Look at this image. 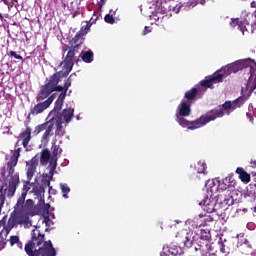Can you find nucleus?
I'll return each mask as SVG.
<instances>
[{
  "label": "nucleus",
  "mask_w": 256,
  "mask_h": 256,
  "mask_svg": "<svg viewBox=\"0 0 256 256\" xmlns=\"http://www.w3.org/2000/svg\"><path fill=\"white\" fill-rule=\"evenodd\" d=\"M248 76L247 82L242 86L241 94L244 99V103L251 97V93L256 89V62L251 58L244 60H237L227 66L223 67L219 71L215 72L212 76L206 77L205 80H202L200 84L196 85L191 90H188L184 98L186 101L193 105V101L202 95H205L207 89H214V85L217 83H223V79L229 77L231 73H237L243 71Z\"/></svg>",
  "instance_id": "f257e3e1"
},
{
  "label": "nucleus",
  "mask_w": 256,
  "mask_h": 256,
  "mask_svg": "<svg viewBox=\"0 0 256 256\" xmlns=\"http://www.w3.org/2000/svg\"><path fill=\"white\" fill-rule=\"evenodd\" d=\"M244 103L245 99H243V97H239L233 102H225L223 105L218 106L194 121H189L185 119V117H189V115H191V102H188L186 99H182L176 108V123H178L180 127L190 129L191 131L200 129V127H205V125H207V123L210 121H215V119L224 117V115H231L235 109L243 106Z\"/></svg>",
  "instance_id": "f03ea898"
},
{
  "label": "nucleus",
  "mask_w": 256,
  "mask_h": 256,
  "mask_svg": "<svg viewBox=\"0 0 256 256\" xmlns=\"http://www.w3.org/2000/svg\"><path fill=\"white\" fill-rule=\"evenodd\" d=\"M21 148L14 150L10 161L7 163L8 175L6 177V183L0 188V213L3 205H5V195L7 197H13L17 187H19V173L15 172V167L19 163V157H21Z\"/></svg>",
  "instance_id": "7ed1b4c3"
},
{
  "label": "nucleus",
  "mask_w": 256,
  "mask_h": 256,
  "mask_svg": "<svg viewBox=\"0 0 256 256\" xmlns=\"http://www.w3.org/2000/svg\"><path fill=\"white\" fill-rule=\"evenodd\" d=\"M205 188L206 196L199 202V205L206 213H215L219 209V204H217V197H219V194L217 193H220V191H227L229 186H227L223 180L214 178L206 182Z\"/></svg>",
  "instance_id": "20e7f679"
},
{
  "label": "nucleus",
  "mask_w": 256,
  "mask_h": 256,
  "mask_svg": "<svg viewBox=\"0 0 256 256\" xmlns=\"http://www.w3.org/2000/svg\"><path fill=\"white\" fill-rule=\"evenodd\" d=\"M32 241L25 246V251L28 256H56L57 252L53 248L51 241L44 242L45 235L35 228L31 233ZM42 245V246H41Z\"/></svg>",
  "instance_id": "39448f33"
},
{
  "label": "nucleus",
  "mask_w": 256,
  "mask_h": 256,
  "mask_svg": "<svg viewBox=\"0 0 256 256\" xmlns=\"http://www.w3.org/2000/svg\"><path fill=\"white\" fill-rule=\"evenodd\" d=\"M181 4H173V0H156L154 4L150 7L151 15L150 19L156 23H163L167 19L173 17V13L177 15L181 11Z\"/></svg>",
  "instance_id": "423d86ee"
},
{
  "label": "nucleus",
  "mask_w": 256,
  "mask_h": 256,
  "mask_svg": "<svg viewBox=\"0 0 256 256\" xmlns=\"http://www.w3.org/2000/svg\"><path fill=\"white\" fill-rule=\"evenodd\" d=\"M229 25L232 29L241 31L242 35L246 33H255L256 31V10L254 13L243 12L242 18L230 19Z\"/></svg>",
  "instance_id": "0eeeda50"
},
{
  "label": "nucleus",
  "mask_w": 256,
  "mask_h": 256,
  "mask_svg": "<svg viewBox=\"0 0 256 256\" xmlns=\"http://www.w3.org/2000/svg\"><path fill=\"white\" fill-rule=\"evenodd\" d=\"M176 237H184L183 243L188 249L193 247L199 240L211 241V233L205 230H202L200 235L193 230H182L177 233Z\"/></svg>",
  "instance_id": "6e6552de"
},
{
  "label": "nucleus",
  "mask_w": 256,
  "mask_h": 256,
  "mask_svg": "<svg viewBox=\"0 0 256 256\" xmlns=\"http://www.w3.org/2000/svg\"><path fill=\"white\" fill-rule=\"evenodd\" d=\"M61 79V76L56 73L54 74L49 82L42 86L40 89V92L38 93L36 99L38 102L45 101L51 93H55V91H63V86H58L59 85V80Z\"/></svg>",
  "instance_id": "1a4fd4ad"
},
{
  "label": "nucleus",
  "mask_w": 256,
  "mask_h": 256,
  "mask_svg": "<svg viewBox=\"0 0 256 256\" xmlns=\"http://www.w3.org/2000/svg\"><path fill=\"white\" fill-rule=\"evenodd\" d=\"M14 209V213L11 214L8 222L6 223L11 230L14 229V227H17V225H24L25 229L33 227V221L29 219V214H26L17 208Z\"/></svg>",
  "instance_id": "9d476101"
},
{
  "label": "nucleus",
  "mask_w": 256,
  "mask_h": 256,
  "mask_svg": "<svg viewBox=\"0 0 256 256\" xmlns=\"http://www.w3.org/2000/svg\"><path fill=\"white\" fill-rule=\"evenodd\" d=\"M79 51L78 46H74L72 48H69L67 55L65 56V59L63 62H61L60 67H62V70H60L57 74L61 77H67L69 73H71L73 69V65H75V62L73 61V58L75 57V54Z\"/></svg>",
  "instance_id": "9b49d317"
},
{
  "label": "nucleus",
  "mask_w": 256,
  "mask_h": 256,
  "mask_svg": "<svg viewBox=\"0 0 256 256\" xmlns=\"http://www.w3.org/2000/svg\"><path fill=\"white\" fill-rule=\"evenodd\" d=\"M15 208L22 211V213H26V215H35V204L31 199H28L25 202V193L21 194V196L18 198Z\"/></svg>",
  "instance_id": "f8f14e48"
},
{
  "label": "nucleus",
  "mask_w": 256,
  "mask_h": 256,
  "mask_svg": "<svg viewBox=\"0 0 256 256\" xmlns=\"http://www.w3.org/2000/svg\"><path fill=\"white\" fill-rule=\"evenodd\" d=\"M209 223H213V216L207 214H199L194 217L192 220L189 219L186 221L187 225H192V227H205V225H209Z\"/></svg>",
  "instance_id": "ddd939ff"
},
{
  "label": "nucleus",
  "mask_w": 256,
  "mask_h": 256,
  "mask_svg": "<svg viewBox=\"0 0 256 256\" xmlns=\"http://www.w3.org/2000/svg\"><path fill=\"white\" fill-rule=\"evenodd\" d=\"M193 245L195 251H200V253H202V256L215 255V252H213V244L211 243V241L198 240Z\"/></svg>",
  "instance_id": "4468645a"
},
{
  "label": "nucleus",
  "mask_w": 256,
  "mask_h": 256,
  "mask_svg": "<svg viewBox=\"0 0 256 256\" xmlns=\"http://www.w3.org/2000/svg\"><path fill=\"white\" fill-rule=\"evenodd\" d=\"M57 92L53 93L50 97H48L47 100L43 101V102H38V104H36L30 111V115H39L41 113H43V111H45V109H49V107L51 106V103H53V101H55V97H57Z\"/></svg>",
  "instance_id": "2eb2a0df"
},
{
  "label": "nucleus",
  "mask_w": 256,
  "mask_h": 256,
  "mask_svg": "<svg viewBox=\"0 0 256 256\" xmlns=\"http://www.w3.org/2000/svg\"><path fill=\"white\" fill-rule=\"evenodd\" d=\"M0 227H3V229L0 232V251H1L2 249H5V246L7 245V236L12 231L7 225V216H4L0 220Z\"/></svg>",
  "instance_id": "dca6fc26"
},
{
  "label": "nucleus",
  "mask_w": 256,
  "mask_h": 256,
  "mask_svg": "<svg viewBox=\"0 0 256 256\" xmlns=\"http://www.w3.org/2000/svg\"><path fill=\"white\" fill-rule=\"evenodd\" d=\"M39 165V156H34L30 161L26 162V175L28 181H31L37 172V166Z\"/></svg>",
  "instance_id": "f3484780"
},
{
  "label": "nucleus",
  "mask_w": 256,
  "mask_h": 256,
  "mask_svg": "<svg viewBox=\"0 0 256 256\" xmlns=\"http://www.w3.org/2000/svg\"><path fill=\"white\" fill-rule=\"evenodd\" d=\"M65 97V92H60V94L58 95V99L55 102L54 109L48 115V119L59 118V116L57 115L59 114V111H61V109L63 108V102L65 101Z\"/></svg>",
  "instance_id": "a211bd4d"
},
{
  "label": "nucleus",
  "mask_w": 256,
  "mask_h": 256,
  "mask_svg": "<svg viewBox=\"0 0 256 256\" xmlns=\"http://www.w3.org/2000/svg\"><path fill=\"white\" fill-rule=\"evenodd\" d=\"M183 255V248L175 244L164 246L160 256H181Z\"/></svg>",
  "instance_id": "6ab92c4d"
},
{
  "label": "nucleus",
  "mask_w": 256,
  "mask_h": 256,
  "mask_svg": "<svg viewBox=\"0 0 256 256\" xmlns=\"http://www.w3.org/2000/svg\"><path fill=\"white\" fill-rule=\"evenodd\" d=\"M50 119V123H52V131L56 129L55 135L56 137H63L65 135V129H63V120L62 118H48Z\"/></svg>",
  "instance_id": "aec40b11"
},
{
  "label": "nucleus",
  "mask_w": 256,
  "mask_h": 256,
  "mask_svg": "<svg viewBox=\"0 0 256 256\" xmlns=\"http://www.w3.org/2000/svg\"><path fill=\"white\" fill-rule=\"evenodd\" d=\"M51 149H52V156L50 158L49 167H52V169H57V161L59 159V155H61L63 150L58 145H55V142H53Z\"/></svg>",
  "instance_id": "412c9836"
},
{
  "label": "nucleus",
  "mask_w": 256,
  "mask_h": 256,
  "mask_svg": "<svg viewBox=\"0 0 256 256\" xmlns=\"http://www.w3.org/2000/svg\"><path fill=\"white\" fill-rule=\"evenodd\" d=\"M75 109L69 107L62 111V113L56 114V117L62 119V123H71V120L74 117Z\"/></svg>",
  "instance_id": "4be33fe9"
},
{
  "label": "nucleus",
  "mask_w": 256,
  "mask_h": 256,
  "mask_svg": "<svg viewBox=\"0 0 256 256\" xmlns=\"http://www.w3.org/2000/svg\"><path fill=\"white\" fill-rule=\"evenodd\" d=\"M237 247L242 255H249L253 251L251 244L245 238L238 240Z\"/></svg>",
  "instance_id": "5701e85b"
},
{
  "label": "nucleus",
  "mask_w": 256,
  "mask_h": 256,
  "mask_svg": "<svg viewBox=\"0 0 256 256\" xmlns=\"http://www.w3.org/2000/svg\"><path fill=\"white\" fill-rule=\"evenodd\" d=\"M53 175H55V169L49 167V173H44L42 175V187H51V181L53 180Z\"/></svg>",
  "instance_id": "b1692460"
},
{
  "label": "nucleus",
  "mask_w": 256,
  "mask_h": 256,
  "mask_svg": "<svg viewBox=\"0 0 256 256\" xmlns=\"http://www.w3.org/2000/svg\"><path fill=\"white\" fill-rule=\"evenodd\" d=\"M20 139H22L23 147H27L29 141H31V128L27 127L25 131L20 134Z\"/></svg>",
  "instance_id": "393cba45"
},
{
  "label": "nucleus",
  "mask_w": 256,
  "mask_h": 256,
  "mask_svg": "<svg viewBox=\"0 0 256 256\" xmlns=\"http://www.w3.org/2000/svg\"><path fill=\"white\" fill-rule=\"evenodd\" d=\"M40 163L41 165H47V163L51 165V152H49V150L47 149L42 150L40 155Z\"/></svg>",
  "instance_id": "a878e982"
},
{
  "label": "nucleus",
  "mask_w": 256,
  "mask_h": 256,
  "mask_svg": "<svg viewBox=\"0 0 256 256\" xmlns=\"http://www.w3.org/2000/svg\"><path fill=\"white\" fill-rule=\"evenodd\" d=\"M33 193L36 197L39 198L40 202L45 203V200L43 199V194L45 193V187L42 185H35L33 187Z\"/></svg>",
  "instance_id": "bb28decb"
},
{
  "label": "nucleus",
  "mask_w": 256,
  "mask_h": 256,
  "mask_svg": "<svg viewBox=\"0 0 256 256\" xmlns=\"http://www.w3.org/2000/svg\"><path fill=\"white\" fill-rule=\"evenodd\" d=\"M51 135H53V124L47 128L42 136L41 143L42 145H47L49 143V139H51Z\"/></svg>",
  "instance_id": "cd10ccee"
},
{
  "label": "nucleus",
  "mask_w": 256,
  "mask_h": 256,
  "mask_svg": "<svg viewBox=\"0 0 256 256\" xmlns=\"http://www.w3.org/2000/svg\"><path fill=\"white\" fill-rule=\"evenodd\" d=\"M236 173L239 175V179H241L243 183H249V181H251V176L245 172L243 168H237Z\"/></svg>",
  "instance_id": "c85d7f7f"
},
{
  "label": "nucleus",
  "mask_w": 256,
  "mask_h": 256,
  "mask_svg": "<svg viewBox=\"0 0 256 256\" xmlns=\"http://www.w3.org/2000/svg\"><path fill=\"white\" fill-rule=\"evenodd\" d=\"M52 125H53V123L51 122V119H49L48 122L36 126L35 130L33 131V135H37L38 133H41L42 131H46Z\"/></svg>",
  "instance_id": "c756f323"
},
{
  "label": "nucleus",
  "mask_w": 256,
  "mask_h": 256,
  "mask_svg": "<svg viewBox=\"0 0 256 256\" xmlns=\"http://www.w3.org/2000/svg\"><path fill=\"white\" fill-rule=\"evenodd\" d=\"M195 169L197 173L207 175V164L204 162V160L198 161Z\"/></svg>",
  "instance_id": "7c9ffc66"
},
{
  "label": "nucleus",
  "mask_w": 256,
  "mask_h": 256,
  "mask_svg": "<svg viewBox=\"0 0 256 256\" xmlns=\"http://www.w3.org/2000/svg\"><path fill=\"white\" fill-rule=\"evenodd\" d=\"M222 181L228 186L229 189H235V185H237V182L233 178V174L228 175L226 178L222 179Z\"/></svg>",
  "instance_id": "2f4dec72"
},
{
  "label": "nucleus",
  "mask_w": 256,
  "mask_h": 256,
  "mask_svg": "<svg viewBox=\"0 0 256 256\" xmlns=\"http://www.w3.org/2000/svg\"><path fill=\"white\" fill-rule=\"evenodd\" d=\"M83 32H79L75 35V37L72 39V43L74 45V47H81V45L83 44Z\"/></svg>",
  "instance_id": "473e14b6"
},
{
  "label": "nucleus",
  "mask_w": 256,
  "mask_h": 256,
  "mask_svg": "<svg viewBox=\"0 0 256 256\" xmlns=\"http://www.w3.org/2000/svg\"><path fill=\"white\" fill-rule=\"evenodd\" d=\"M82 60L85 63H93V51L88 50L81 53Z\"/></svg>",
  "instance_id": "72a5a7b5"
},
{
  "label": "nucleus",
  "mask_w": 256,
  "mask_h": 256,
  "mask_svg": "<svg viewBox=\"0 0 256 256\" xmlns=\"http://www.w3.org/2000/svg\"><path fill=\"white\" fill-rule=\"evenodd\" d=\"M60 189L62 191L64 199H69V193H71V188H69V185L65 183H60Z\"/></svg>",
  "instance_id": "f704fd0d"
},
{
  "label": "nucleus",
  "mask_w": 256,
  "mask_h": 256,
  "mask_svg": "<svg viewBox=\"0 0 256 256\" xmlns=\"http://www.w3.org/2000/svg\"><path fill=\"white\" fill-rule=\"evenodd\" d=\"M71 85V77H69L65 84L64 87H62V90H58L59 93H65V95H67V90L69 89V86Z\"/></svg>",
  "instance_id": "c9c22d12"
},
{
  "label": "nucleus",
  "mask_w": 256,
  "mask_h": 256,
  "mask_svg": "<svg viewBox=\"0 0 256 256\" xmlns=\"http://www.w3.org/2000/svg\"><path fill=\"white\" fill-rule=\"evenodd\" d=\"M10 245L11 247H13V245H18V247H21V241L19 240V236H11Z\"/></svg>",
  "instance_id": "e433bc0d"
},
{
  "label": "nucleus",
  "mask_w": 256,
  "mask_h": 256,
  "mask_svg": "<svg viewBox=\"0 0 256 256\" xmlns=\"http://www.w3.org/2000/svg\"><path fill=\"white\" fill-rule=\"evenodd\" d=\"M104 21L106 23H109L110 25H113V23H115V18L113 17V14H107L105 17H104Z\"/></svg>",
  "instance_id": "4c0bfd02"
},
{
  "label": "nucleus",
  "mask_w": 256,
  "mask_h": 256,
  "mask_svg": "<svg viewBox=\"0 0 256 256\" xmlns=\"http://www.w3.org/2000/svg\"><path fill=\"white\" fill-rule=\"evenodd\" d=\"M30 180H28V182H26L23 186V190H22V193L21 195H24L25 194V198L27 197V192L29 191V189H31L30 185H31V182H29Z\"/></svg>",
  "instance_id": "58836bf2"
},
{
  "label": "nucleus",
  "mask_w": 256,
  "mask_h": 256,
  "mask_svg": "<svg viewBox=\"0 0 256 256\" xmlns=\"http://www.w3.org/2000/svg\"><path fill=\"white\" fill-rule=\"evenodd\" d=\"M89 29H91V24L87 23L85 26L81 28L80 33H82L83 35H87Z\"/></svg>",
  "instance_id": "ea45409f"
},
{
  "label": "nucleus",
  "mask_w": 256,
  "mask_h": 256,
  "mask_svg": "<svg viewBox=\"0 0 256 256\" xmlns=\"http://www.w3.org/2000/svg\"><path fill=\"white\" fill-rule=\"evenodd\" d=\"M185 7H195L197 5V0H188L187 2H184Z\"/></svg>",
  "instance_id": "a19ab883"
},
{
  "label": "nucleus",
  "mask_w": 256,
  "mask_h": 256,
  "mask_svg": "<svg viewBox=\"0 0 256 256\" xmlns=\"http://www.w3.org/2000/svg\"><path fill=\"white\" fill-rule=\"evenodd\" d=\"M220 253L222 254V256H227L229 255V248H225V245L222 244L221 248H220Z\"/></svg>",
  "instance_id": "79ce46f5"
},
{
  "label": "nucleus",
  "mask_w": 256,
  "mask_h": 256,
  "mask_svg": "<svg viewBox=\"0 0 256 256\" xmlns=\"http://www.w3.org/2000/svg\"><path fill=\"white\" fill-rule=\"evenodd\" d=\"M9 55H11V57H14V59H19L20 61H23V56L16 54L15 51H10Z\"/></svg>",
  "instance_id": "37998d69"
},
{
  "label": "nucleus",
  "mask_w": 256,
  "mask_h": 256,
  "mask_svg": "<svg viewBox=\"0 0 256 256\" xmlns=\"http://www.w3.org/2000/svg\"><path fill=\"white\" fill-rule=\"evenodd\" d=\"M46 227H51L53 225V220H51L49 217H44V221Z\"/></svg>",
  "instance_id": "c03bdc74"
},
{
  "label": "nucleus",
  "mask_w": 256,
  "mask_h": 256,
  "mask_svg": "<svg viewBox=\"0 0 256 256\" xmlns=\"http://www.w3.org/2000/svg\"><path fill=\"white\" fill-rule=\"evenodd\" d=\"M233 197L232 196H230L229 198H225L224 199V205H228V206H231V205H233Z\"/></svg>",
  "instance_id": "a18cd8bd"
},
{
  "label": "nucleus",
  "mask_w": 256,
  "mask_h": 256,
  "mask_svg": "<svg viewBox=\"0 0 256 256\" xmlns=\"http://www.w3.org/2000/svg\"><path fill=\"white\" fill-rule=\"evenodd\" d=\"M4 2L5 5H7L8 8L13 7V1L17 3V0H1Z\"/></svg>",
  "instance_id": "49530a36"
},
{
  "label": "nucleus",
  "mask_w": 256,
  "mask_h": 256,
  "mask_svg": "<svg viewBox=\"0 0 256 256\" xmlns=\"http://www.w3.org/2000/svg\"><path fill=\"white\" fill-rule=\"evenodd\" d=\"M247 229H249L250 231H253L255 229V223L249 222L247 224Z\"/></svg>",
  "instance_id": "de8ad7c7"
},
{
  "label": "nucleus",
  "mask_w": 256,
  "mask_h": 256,
  "mask_svg": "<svg viewBox=\"0 0 256 256\" xmlns=\"http://www.w3.org/2000/svg\"><path fill=\"white\" fill-rule=\"evenodd\" d=\"M148 33H151V27L145 26L142 35H147Z\"/></svg>",
  "instance_id": "09e8293b"
},
{
  "label": "nucleus",
  "mask_w": 256,
  "mask_h": 256,
  "mask_svg": "<svg viewBox=\"0 0 256 256\" xmlns=\"http://www.w3.org/2000/svg\"><path fill=\"white\" fill-rule=\"evenodd\" d=\"M105 3H107V0H100L98 5L101 8V7H103V5H105Z\"/></svg>",
  "instance_id": "8fccbe9b"
},
{
  "label": "nucleus",
  "mask_w": 256,
  "mask_h": 256,
  "mask_svg": "<svg viewBox=\"0 0 256 256\" xmlns=\"http://www.w3.org/2000/svg\"><path fill=\"white\" fill-rule=\"evenodd\" d=\"M115 13H117V10H110L108 15H115Z\"/></svg>",
  "instance_id": "3c124183"
},
{
  "label": "nucleus",
  "mask_w": 256,
  "mask_h": 256,
  "mask_svg": "<svg viewBox=\"0 0 256 256\" xmlns=\"http://www.w3.org/2000/svg\"><path fill=\"white\" fill-rule=\"evenodd\" d=\"M247 117L250 119L251 123H253V116H251V114L247 113Z\"/></svg>",
  "instance_id": "603ef678"
},
{
  "label": "nucleus",
  "mask_w": 256,
  "mask_h": 256,
  "mask_svg": "<svg viewBox=\"0 0 256 256\" xmlns=\"http://www.w3.org/2000/svg\"><path fill=\"white\" fill-rule=\"evenodd\" d=\"M198 3H200V5H205L206 1L205 0H198Z\"/></svg>",
  "instance_id": "864d4df0"
},
{
  "label": "nucleus",
  "mask_w": 256,
  "mask_h": 256,
  "mask_svg": "<svg viewBox=\"0 0 256 256\" xmlns=\"http://www.w3.org/2000/svg\"><path fill=\"white\" fill-rule=\"evenodd\" d=\"M50 219H55V214H51L50 216H48Z\"/></svg>",
  "instance_id": "5fc2aeb1"
},
{
  "label": "nucleus",
  "mask_w": 256,
  "mask_h": 256,
  "mask_svg": "<svg viewBox=\"0 0 256 256\" xmlns=\"http://www.w3.org/2000/svg\"><path fill=\"white\" fill-rule=\"evenodd\" d=\"M251 256H256V251L253 252V250L250 253Z\"/></svg>",
  "instance_id": "6e6d98bb"
},
{
  "label": "nucleus",
  "mask_w": 256,
  "mask_h": 256,
  "mask_svg": "<svg viewBox=\"0 0 256 256\" xmlns=\"http://www.w3.org/2000/svg\"><path fill=\"white\" fill-rule=\"evenodd\" d=\"M0 19L3 21V14L0 13Z\"/></svg>",
  "instance_id": "4d7b16f0"
},
{
  "label": "nucleus",
  "mask_w": 256,
  "mask_h": 256,
  "mask_svg": "<svg viewBox=\"0 0 256 256\" xmlns=\"http://www.w3.org/2000/svg\"><path fill=\"white\" fill-rule=\"evenodd\" d=\"M76 119L79 121V119H81V118L79 116H77Z\"/></svg>",
  "instance_id": "13d9d810"
},
{
  "label": "nucleus",
  "mask_w": 256,
  "mask_h": 256,
  "mask_svg": "<svg viewBox=\"0 0 256 256\" xmlns=\"http://www.w3.org/2000/svg\"><path fill=\"white\" fill-rule=\"evenodd\" d=\"M2 175L5 177V172H3Z\"/></svg>",
  "instance_id": "bf43d9fd"
},
{
  "label": "nucleus",
  "mask_w": 256,
  "mask_h": 256,
  "mask_svg": "<svg viewBox=\"0 0 256 256\" xmlns=\"http://www.w3.org/2000/svg\"><path fill=\"white\" fill-rule=\"evenodd\" d=\"M63 51H64V53H65V52L67 51V49H64Z\"/></svg>",
  "instance_id": "052dcab7"
},
{
  "label": "nucleus",
  "mask_w": 256,
  "mask_h": 256,
  "mask_svg": "<svg viewBox=\"0 0 256 256\" xmlns=\"http://www.w3.org/2000/svg\"><path fill=\"white\" fill-rule=\"evenodd\" d=\"M74 75H75V74H74ZM71 77H73V74H71L70 79H71Z\"/></svg>",
  "instance_id": "680f3d73"
},
{
  "label": "nucleus",
  "mask_w": 256,
  "mask_h": 256,
  "mask_svg": "<svg viewBox=\"0 0 256 256\" xmlns=\"http://www.w3.org/2000/svg\"><path fill=\"white\" fill-rule=\"evenodd\" d=\"M254 211L256 212V207L254 208Z\"/></svg>",
  "instance_id": "e2e57ef3"
},
{
  "label": "nucleus",
  "mask_w": 256,
  "mask_h": 256,
  "mask_svg": "<svg viewBox=\"0 0 256 256\" xmlns=\"http://www.w3.org/2000/svg\"><path fill=\"white\" fill-rule=\"evenodd\" d=\"M40 256H43V255H40Z\"/></svg>",
  "instance_id": "0e129e2a"
}]
</instances>
